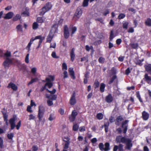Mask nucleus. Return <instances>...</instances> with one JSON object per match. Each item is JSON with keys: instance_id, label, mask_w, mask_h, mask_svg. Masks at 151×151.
<instances>
[{"instance_id": "f257e3e1", "label": "nucleus", "mask_w": 151, "mask_h": 151, "mask_svg": "<svg viewBox=\"0 0 151 151\" xmlns=\"http://www.w3.org/2000/svg\"><path fill=\"white\" fill-rule=\"evenodd\" d=\"M17 119V117L15 115H14L13 117L11 118L9 120V123L10 125L11 129H13L15 127H16V129L17 130L19 129L21 126V121L20 120L17 123V124L16 125L15 121Z\"/></svg>"}, {"instance_id": "f03ea898", "label": "nucleus", "mask_w": 151, "mask_h": 151, "mask_svg": "<svg viewBox=\"0 0 151 151\" xmlns=\"http://www.w3.org/2000/svg\"><path fill=\"white\" fill-rule=\"evenodd\" d=\"M45 112V108L43 105H41L39 106L38 113L37 115V118L39 122H42L43 124H44L45 120L44 118L42 119Z\"/></svg>"}, {"instance_id": "7ed1b4c3", "label": "nucleus", "mask_w": 151, "mask_h": 151, "mask_svg": "<svg viewBox=\"0 0 151 151\" xmlns=\"http://www.w3.org/2000/svg\"><path fill=\"white\" fill-rule=\"evenodd\" d=\"M49 77L51 78L52 80L48 78H46L45 80L43 81L46 82V83L44 86L40 88V91L41 92L43 91L45 89L46 90V89H47L46 88V86H47L49 88H50L52 86L53 83L52 81H54V78L51 76H50Z\"/></svg>"}, {"instance_id": "20e7f679", "label": "nucleus", "mask_w": 151, "mask_h": 151, "mask_svg": "<svg viewBox=\"0 0 151 151\" xmlns=\"http://www.w3.org/2000/svg\"><path fill=\"white\" fill-rule=\"evenodd\" d=\"M52 6V4L50 2H47L40 10L39 15L40 16H43L45 13L51 9Z\"/></svg>"}, {"instance_id": "39448f33", "label": "nucleus", "mask_w": 151, "mask_h": 151, "mask_svg": "<svg viewBox=\"0 0 151 151\" xmlns=\"http://www.w3.org/2000/svg\"><path fill=\"white\" fill-rule=\"evenodd\" d=\"M4 59H5V60L3 63V65L5 69H6L7 68H8L9 65L12 64V60L9 57H6V58H5Z\"/></svg>"}, {"instance_id": "423d86ee", "label": "nucleus", "mask_w": 151, "mask_h": 151, "mask_svg": "<svg viewBox=\"0 0 151 151\" xmlns=\"http://www.w3.org/2000/svg\"><path fill=\"white\" fill-rule=\"evenodd\" d=\"M129 122V121L128 120H125L122 122V123L121 127L123 129V132L124 134H126L127 133L128 127L127 123Z\"/></svg>"}, {"instance_id": "0eeeda50", "label": "nucleus", "mask_w": 151, "mask_h": 151, "mask_svg": "<svg viewBox=\"0 0 151 151\" xmlns=\"http://www.w3.org/2000/svg\"><path fill=\"white\" fill-rule=\"evenodd\" d=\"M76 92L75 91H74L73 92L69 100V103L70 105H74L76 104Z\"/></svg>"}, {"instance_id": "6e6552de", "label": "nucleus", "mask_w": 151, "mask_h": 151, "mask_svg": "<svg viewBox=\"0 0 151 151\" xmlns=\"http://www.w3.org/2000/svg\"><path fill=\"white\" fill-rule=\"evenodd\" d=\"M11 56V52L10 51L7 50L6 52L4 53L3 51L0 49V57H3L5 59V57H9Z\"/></svg>"}, {"instance_id": "1a4fd4ad", "label": "nucleus", "mask_w": 151, "mask_h": 151, "mask_svg": "<svg viewBox=\"0 0 151 151\" xmlns=\"http://www.w3.org/2000/svg\"><path fill=\"white\" fill-rule=\"evenodd\" d=\"M64 36L65 39H67L69 36V32L68 27L67 25H65L63 27Z\"/></svg>"}, {"instance_id": "9d476101", "label": "nucleus", "mask_w": 151, "mask_h": 151, "mask_svg": "<svg viewBox=\"0 0 151 151\" xmlns=\"http://www.w3.org/2000/svg\"><path fill=\"white\" fill-rule=\"evenodd\" d=\"M124 143L126 144L127 149L129 150H130L131 147L132 146V140L129 138H126Z\"/></svg>"}, {"instance_id": "9b49d317", "label": "nucleus", "mask_w": 151, "mask_h": 151, "mask_svg": "<svg viewBox=\"0 0 151 151\" xmlns=\"http://www.w3.org/2000/svg\"><path fill=\"white\" fill-rule=\"evenodd\" d=\"M126 138L124 137H122L121 135H119L116 137V141L117 143H120L122 142L124 143Z\"/></svg>"}, {"instance_id": "f8f14e48", "label": "nucleus", "mask_w": 151, "mask_h": 151, "mask_svg": "<svg viewBox=\"0 0 151 151\" xmlns=\"http://www.w3.org/2000/svg\"><path fill=\"white\" fill-rule=\"evenodd\" d=\"M7 88H11L14 91H16L18 89L17 86L14 83L12 82L9 83L7 86Z\"/></svg>"}, {"instance_id": "ddd939ff", "label": "nucleus", "mask_w": 151, "mask_h": 151, "mask_svg": "<svg viewBox=\"0 0 151 151\" xmlns=\"http://www.w3.org/2000/svg\"><path fill=\"white\" fill-rule=\"evenodd\" d=\"M143 80L149 84L151 83V77L147 73H145V75Z\"/></svg>"}, {"instance_id": "4468645a", "label": "nucleus", "mask_w": 151, "mask_h": 151, "mask_svg": "<svg viewBox=\"0 0 151 151\" xmlns=\"http://www.w3.org/2000/svg\"><path fill=\"white\" fill-rule=\"evenodd\" d=\"M64 138L66 139V140L63 139V141L65 142V143L64 146V148L65 149H67L68 148L69 144L70 139L68 137H65Z\"/></svg>"}, {"instance_id": "2eb2a0df", "label": "nucleus", "mask_w": 151, "mask_h": 151, "mask_svg": "<svg viewBox=\"0 0 151 151\" xmlns=\"http://www.w3.org/2000/svg\"><path fill=\"white\" fill-rule=\"evenodd\" d=\"M68 71L69 74L71 78L73 80L75 79L76 77L75 75V73L73 70V68H69Z\"/></svg>"}, {"instance_id": "dca6fc26", "label": "nucleus", "mask_w": 151, "mask_h": 151, "mask_svg": "<svg viewBox=\"0 0 151 151\" xmlns=\"http://www.w3.org/2000/svg\"><path fill=\"white\" fill-rule=\"evenodd\" d=\"M142 117L143 120H147L149 117V114L145 111H143L142 113Z\"/></svg>"}, {"instance_id": "f3484780", "label": "nucleus", "mask_w": 151, "mask_h": 151, "mask_svg": "<svg viewBox=\"0 0 151 151\" xmlns=\"http://www.w3.org/2000/svg\"><path fill=\"white\" fill-rule=\"evenodd\" d=\"M113 100V97L111 93L109 94L105 97V101L108 103L111 102Z\"/></svg>"}, {"instance_id": "a211bd4d", "label": "nucleus", "mask_w": 151, "mask_h": 151, "mask_svg": "<svg viewBox=\"0 0 151 151\" xmlns=\"http://www.w3.org/2000/svg\"><path fill=\"white\" fill-rule=\"evenodd\" d=\"M123 120V119L122 116H118L116 119L115 122V124L119 126L120 124V122L122 121Z\"/></svg>"}, {"instance_id": "6ab92c4d", "label": "nucleus", "mask_w": 151, "mask_h": 151, "mask_svg": "<svg viewBox=\"0 0 151 151\" xmlns=\"http://www.w3.org/2000/svg\"><path fill=\"white\" fill-rule=\"evenodd\" d=\"M70 60L72 62H73L75 59V57L74 48H73L71 49V50L70 53Z\"/></svg>"}, {"instance_id": "aec40b11", "label": "nucleus", "mask_w": 151, "mask_h": 151, "mask_svg": "<svg viewBox=\"0 0 151 151\" xmlns=\"http://www.w3.org/2000/svg\"><path fill=\"white\" fill-rule=\"evenodd\" d=\"M14 13L12 12H9L6 14L4 18L5 19H10L13 17Z\"/></svg>"}, {"instance_id": "412c9836", "label": "nucleus", "mask_w": 151, "mask_h": 151, "mask_svg": "<svg viewBox=\"0 0 151 151\" xmlns=\"http://www.w3.org/2000/svg\"><path fill=\"white\" fill-rule=\"evenodd\" d=\"M46 18L44 16L38 17L37 18L36 21L39 23H42L44 22Z\"/></svg>"}, {"instance_id": "4be33fe9", "label": "nucleus", "mask_w": 151, "mask_h": 151, "mask_svg": "<svg viewBox=\"0 0 151 151\" xmlns=\"http://www.w3.org/2000/svg\"><path fill=\"white\" fill-rule=\"evenodd\" d=\"M146 71L151 75V64L145 65L144 66Z\"/></svg>"}, {"instance_id": "5701e85b", "label": "nucleus", "mask_w": 151, "mask_h": 151, "mask_svg": "<svg viewBox=\"0 0 151 151\" xmlns=\"http://www.w3.org/2000/svg\"><path fill=\"white\" fill-rule=\"evenodd\" d=\"M53 37V35H52L51 32H50L48 35L47 37L46 42H47L50 43Z\"/></svg>"}, {"instance_id": "b1692460", "label": "nucleus", "mask_w": 151, "mask_h": 151, "mask_svg": "<svg viewBox=\"0 0 151 151\" xmlns=\"http://www.w3.org/2000/svg\"><path fill=\"white\" fill-rule=\"evenodd\" d=\"M117 79V76L116 75H113L112 77L111 78L109 82H108V84L110 85L115 80Z\"/></svg>"}, {"instance_id": "393cba45", "label": "nucleus", "mask_w": 151, "mask_h": 151, "mask_svg": "<svg viewBox=\"0 0 151 151\" xmlns=\"http://www.w3.org/2000/svg\"><path fill=\"white\" fill-rule=\"evenodd\" d=\"M33 42V40L32 39H31L30 40V41L28 43L26 47V49L27 50V52L28 53L29 52V51H30V48L31 46V45L32 44Z\"/></svg>"}, {"instance_id": "a878e982", "label": "nucleus", "mask_w": 151, "mask_h": 151, "mask_svg": "<svg viewBox=\"0 0 151 151\" xmlns=\"http://www.w3.org/2000/svg\"><path fill=\"white\" fill-rule=\"evenodd\" d=\"M116 36V35H114L113 33V31L111 30L110 33V35L109 37V40L110 42L112 41L113 38Z\"/></svg>"}, {"instance_id": "bb28decb", "label": "nucleus", "mask_w": 151, "mask_h": 151, "mask_svg": "<svg viewBox=\"0 0 151 151\" xmlns=\"http://www.w3.org/2000/svg\"><path fill=\"white\" fill-rule=\"evenodd\" d=\"M82 13V11L81 9H77L75 14V15L79 18L81 16Z\"/></svg>"}, {"instance_id": "cd10ccee", "label": "nucleus", "mask_w": 151, "mask_h": 151, "mask_svg": "<svg viewBox=\"0 0 151 151\" xmlns=\"http://www.w3.org/2000/svg\"><path fill=\"white\" fill-rule=\"evenodd\" d=\"M22 14L23 15V16L25 17L29 16V9L27 8H26L25 11L22 12Z\"/></svg>"}, {"instance_id": "c85d7f7f", "label": "nucleus", "mask_w": 151, "mask_h": 151, "mask_svg": "<svg viewBox=\"0 0 151 151\" xmlns=\"http://www.w3.org/2000/svg\"><path fill=\"white\" fill-rule=\"evenodd\" d=\"M136 95L137 98L138 99L139 101L141 103H143V101L141 98L139 92V91H137L136 92Z\"/></svg>"}, {"instance_id": "c756f323", "label": "nucleus", "mask_w": 151, "mask_h": 151, "mask_svg": "<svg viewBox=\"0 0 151 151\" xmlns=\"http://www.w3.org/2000/svg\"><path fill=\"white\" fill-rule=\"evenodd\" d=\"M106 86L104 83H101L100 84V91L101 93H103L104 91V89L105 87Z\"/></svg>"}, {"instance_id": "7c9ffc66", "label": "nucleus", "mask_w": 151, "mask_h": 151, "mask_svg": "<svg viewBox=\"0 0 151 151\" xmlns=\"http://www.w3.org/2000/svg\"><path fill=\"white\" fill-rule=\"evenodd\" d=\"M1 112L3 115L4 119H6L7 117H8V115L6 114V111H5V108L3 109Z\"/></svg>"}, {"instance_id": "2f4dec72", "label": "nucleus", "mask_w": 151, "mask_h": 151, "mask_svg": "<svg viewBox=\"0 0 151 151\" xmlns=\"http://www.w3.org/2000/svg\"><path fill=\"white\" fill-rule=\"evenodd\" d=\"M146 25L149 27L151 26V19L150 18H147L145 22Z\"/></svg>"}, {"instance_id": "473e14b6", "label": "nucleus", "mask_w": 151, "mask_h": 151, "mask_svg": "<svg viewBox=\"0 0 151 151\" xmlns=\"http://www.w3.org/2000/svg\"><path fill=\"white\" fill-rule=\"evenodd\" d=\"M104 151H108L110 150V144L109 142H106L104 144Z\"/></svg>"}, {"instance_id": "72a5a7b5", "label": "nucleus", "mask_w": 151, "mask_h": 151, "mask_svg": "<svg viewBox=\"0 0 151 151\" xmlns=\"http://www.w3.org/2000/svg\"><path fill=\"white\" fill-rule=\"evenodd\" d=\"M21 18V16L20 15L18 14H17L16 16L14 17L12 19V20L13 21H16L20 19Z\"/></svg>"}, {"instance_id": "f704fd0d", "label": "nucleus", "mask_w": 151, "mask_h": 151, "mask_svg": "<svg viewBox=\"0 0 151 151\" xmlns=\"http://www.w3.org/2000/svg\"><path fill=\"white\" fill-rule=\"evenodd\" d=\"M77 29V27H73L71 29V36L72 37L73 36V35L76 31Z\"/></svg>"}, {"instance_id": "c9c22d12", "label": "nucleus", "mask_w": 151, "mask_h": 151, "mask_svg": "<svg viewBox=\"0 0 151 151\" xmlns=\"http://www.w3.org/2000/svg\"><path fill=\"white\" fill-rule=\"evenodd\" d=\"M38 80V79L37 78L32 79L31 80V81L28 83L27 84V85L29 86V85L32 84V83L37 82Z\"/></svg>"}, {"instance_id": "e433bc0d", "label": "nucleus", "mask_w": 151, "mask_h": 151, "mask_svg": "<svg viewBox=\"0 0 151 151\" xmlns=\"http://www.w3.org/2000/svg\"><path fill=\"white\" fill-rule=\"evenodd\" d=\"M130 45L132 48L134 49H137L138 46V44L137 43H131L130 44Z\"/></svg>"}, {"instance_id": "4c0bfd02", "label": "nucleus", "mask_w": 151, "mask_h": 151, "mask_svg": "<svg viewBox=\"0 0 151 151\" xmlns=\"http://www.w3.org/2000/svg\"><path fill=\"white\" fill-rule=\"evenodd\" d=\"M89 0H84L82 4V6L83 7H87L88 6V2Z\"/></svg>"}, {"instance_id": "58836bf2", "label": "nucleus", "mask_w": 151, "mask_h": 151, "mask_svg": "<svg viewBox=\"0 0 151 151\" xmlns=\"http://www.w3.org/2000/svg\"><path fill=\"white\" fill-rule=\"evenodd\" d=\"M37 22H34L33 23L32 25V28L33 29L36 30L38 27V24L37 23Z\"/></svg>"}, {"instance_id": "ea45409f", "label": "nucleus", "mask_w": 151, "mask_h": 151, "mask_svg": "<svg viewBox=\"0 0 151 151\" xmlns=\"http://www.w3.org/2000/svg\"><path fill=\"white\" fill-rule=\"evenodd\" d=\"M105 59L102 57H100L98 59L99 62L100 63L103 64L104 62Z\"/></svg>"}, {"instance_id": "a19ab883", "label": "nucleus", "mask_w": 151, "mask_h": 151, "mask_svg": "<svg viewBox=\"0 0 151 151\" xmlns=\"http://www.w3.org/2000/svg\"><path fill=\"white\" fill-rule=\"evenodd\" d=\"M79 128V125L77 124H74L73 127V130L74 131H77Z\"/></svg>"}, {"instance_id": "79ce46f5", "label": "nucleus", "mask_w": 151, "mask_h": 151, "mask_svg": "<svg viewBox=\"0 0 151 151\" xmlns=\"http://www.w3.org/2000/svg\"><path fill=\"white\" fill-rule=\"evenodd\" d=\"M111 75H116V70L114 67L112 68L111 70Z\"/></svg>"}, {"instance_id": "37998d69", "label": "nucleus", "mask_w": 151, "mask_h": 151, "mask_svg": "<svg viewBox=\"0 0 151 151\" xmlns=\"http://www.w3.org/2000/svg\"><path fill=\"white\" fill-rule=\"evenodd\" d=\"M99 147L100 150L101 151H104V145L102 143H100L99 144Z\"/></svg>"}, {"instance_id": "c03bdc74", "label": "nucleus", "mask_w": 151, "mask_h": 151, "mask_svg": "<svg viewBox=\"0 0 151 151\" xmlns=\"http://www.w3.org/2000/svg\"><path fill=\"white\" fill-rule=\"evenodd\" d=\"M103 115L101 113H98L96 115V117L99 120H101L103 118Z\"/></svg>"}, {"instance_id": "a18cd8bd", "label": "nucleus", "mask_w": 151, "mask_h": 151, "mask_svg": "<svg viewBox=\"0 0 151 151\" xmlns=\"http://www.w3.org/2000/svg\"><path fill=\"white\" fill-rule=\"evenodd\" d=\"M55 119V117L54 116V114H51L50 115V116L48 118V120L50 121H52Z\"/></svg>"}, {"instance_id": "49530a36", "label": "nucleus", "mask_w": 151, "mask_h": 151, "mask_svg": "<svg viewBox=\"0 0 151 151\" xmlns=\"http://www.w3.org/2000/svg\"><path fill=\"white\" fill-rule=\"evenodd\" d=\"M99 82L97 80H95L94 84V88L96 89L98 88V87H99Z\"/></svg>"}, {"instance_id": "de8ad7c7", "label": "nucleus", "mask_w": 151, "mask_h": 151, "mask_svg": "<svg viewBox=\"0 0 151 151\" xmlns=\"http://www.w3.org/2000/svg\"><path fill=\"white\" fill-rule=\"evenodd\" d=\"M16 29H17L18 31H19L22 32L23 31L22 26L21 24H19L16 27Z\"/></svg>"}, {"instance_id": "09e8293b", "label": "nucleus", "mask_w": 151, "mask_h": 151, "mask_svg": "<svg viewBox=\"0 0 151 151\" xmlns=\"http://www.w3.org/2000/svg\"><path fill=\"white\" fill-rule=\"evenodd\" d=\"M76 118L75 117L71 115L69 116V119L70 122H73L75 120Z\"/></svg>"}, {"instance_id": "8fccbe9b", "label": "nucleus", "mask_w": 151, "mask_h": 151, "mask_svg": "<svg viewBox=\"0 0 151 151\" xmlns=\"http://www.w3.org/2000/svg\"><path fill=\"white\" fill-rule=\"evenodd\" d=\"M128 25V23L127 22H123V27L124 29H127Z\"/></svg>"}, {"instance_id": "3c124183", "label": "nucleus", "mask_w": 151, "mask_h": 151, "mask_svg": "<svg viewBox=\"0 0 151 151\" xmlns=\"http://www.w3.org/2000/svg\"><path fill=\"white\" fill-rule=\"evenodd\" d=\"M125 15L124 14L120 13L118 16V19H123L125 17Z\"/></svg>"}, {"instance_id": "603ef678", "label": "nucleus", "mask_w": 151, "mask_h": 151, "mask_svg": "<svg viewBox=\"0 0 151 151\" xmlns=\"http://www.w3.org/2000/svg\"><path fill=\"white\" fill-rule=\"evenodd\" d=\"M46 91L50 93L51 95H52V94H55L56 92V90L55 89V88H54L52 91H50L49 90H48V89H46Z\"/></svg>"}, {"instance_id": "864d4df0", "label": "nucleus", "mask_w": 151, "mask_h": 151, "mask_svg": "<svg viewBox=\"0 0 151 151\" xmlns=\"http://www.w3.org/2000/svg\"><path fill=\"white\" fill-rule=\"evenodd\" d=\"M68 67L66 63H63L62 65V69L63 70H67Z\"/></svg>"}, {"instance_id": "5fc2aeb1", "label": "nucleus", "mask_w": 151, "mask_h": 151, "mask_svg": "<svg viewBox=\"0 0 151 151\" xmlns=\"http://www.w3.org/2000/svg\"><path fill=\"white\" fill-rule=\"evenodd\" d=\"M8 139H12L14 137V135L13 133H11L10 134H8L7 135Z\"/></svg>"}, {"instance_id": "6e6d98bb", "label": "nucleus", "mask_w": 151, "mask_h": 151, "mask_svg": "<svg viewBox=\"0 0 151 151\" xmlns=\"http://www.w3.org/2000/svg\"><path fill=\"white\" fill-rule=\"evenodd\" d=\"M26 67L25 65H22L21 66L20 68H19V70H22L23 72H24L26 70Z\"/></svg>"}, {"instance_id": "4d7b16f0", "label": "nucleus", "mask_w": 151, "mask_h": 151, "mask_svg": "<svg viewBox=\"0 0 151 151\" xmlns=\"http://www.w3.org/2000/svg\"><path fill=\"white\" fill-rule=\"evenodd\" d=\"M29 53H27L26 56V57H25V62L26 63H29Z\"/></svg>"}, {"instance_id": "13d9d810", "label": "nucleus", "mask_w": 151, "mask_h": 151, "mask_svg": "<svg viewBox=\"0 0 151 151\" xmlns=\"http://www.w3.org/2000/svg\"><path fill=\"white\" fill-rule=\"evenodd\" d=\"M3 140L1 137H0V147L2 148L4 147Z\"/></svg>"}, {"instance_id": "bf43d9fd", "label": "nucleus", "mask_w": 151, "mask_h": 151, "mask_svg": "<svg viewBox=\"0 0 151 151\" xmlns=\"http://www.w3.org/2000/svg\"><path fill=\"white\" fill-rule=\"evenodd\" d=\"M29 120H34L35 118V116L33 115L32 114H30L29 116Z\"/></svg>"}, {"instance_id": "052dcab7", "label": "nucleus", "mask_w": 151, "mask_h": 151, "mask_svg": "<svg viewBox=\"0 0 151 151\" xmlns=\"http://www.w3.org/2000/svg\"><path fill=\"white\" fill-rule=\"evenodd\" d=\"M63 78L65 79L68 77V75L67 72L65 70L63 73Z\"/></svg>"}, {"instance_id": "680f3d73", "label": "nucleus", "mask_w": 151, "mask_h": 151, "mask_svg": "<svg viewBox=\"0 0 151 151\" xmlns=\"http://www.w3.org/2000/svg\"><path fill=\"white\" fill-rule=\"evenodd\" d=\"M32 149L33 151H37L38 149V147L36 145H35L32 146Z\"/></svg>"}, {"instance_id": "e2e57ef3", "label": "nucleus", "mask_w": 151, "mask_h": 151, "mask_svg": "<svg viewBox=\"0 0 151 151\" xmlns=\"http://www.w3.org/2000/svg\"><path fill=\"white\" fill-rule=\"evenodd\" d=\"M47 103L49 106H50L53 104V103L52 100L48 99L47 100Z\"/></svg>"}, {"instance_id": "0e129e2a", "label": "nucleus", "mask_w": 151, "mask_h": 151, "mask_svg": "<svg viewBox=\"0 0 151 151\" xmlns=\"http://www.w3.org/2000/svg\"><path fill=\"white\" fill-rule=\"evenodd\" d=\"M79 130L80 132H84L86 130V128L84 126H81L79 127Z\"/></svg>"}, {"instance_id": "69168bd1", "label": "nucleus", "mask_w": 151, "mask_h": 151, "mask_svg": "<svg viewBox=\"0 0 151 151\" xmlns=\"http://www.w3.org/2000/svg\"><path fill=\"white\" fill-rule=\"evenodd\" d=\"M123 145L122 144H119L118 145V150L119 151H123Z\"/></svg>"}, {"instance_id": "338daca9", "label": "nucleus", "mask_w": 151, "mask_h": 151, "mask_svg": "<svg viewBox=\"0 0 151 151\" xmlns=\"http://www.w3.org/2000/svg\"><path fill=\"white\" fill-rule=\"evenodd\" d=\"M78 114L77 112L75 110H73L72 111L71 115L72 116H74L76 118V116Z\"/></svg>"}, {"instance_id": "774afa93", "label": "nucleus", "mask_w": 151, "mask_h": 151, "mask_svg": "<svg viewBox=\"0 0 151 151\" xmlns=\"http://www.w3.org/2000/svg\"><path fill=\"white\" fill-rule=\"evenodd\" d=\"M143 61V60H137L136 63V64L139 65L140 66L142 65V62Z\"/></svg>"}]
</instances>
